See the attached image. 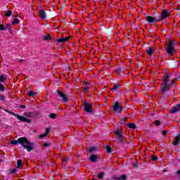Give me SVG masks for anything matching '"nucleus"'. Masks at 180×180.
Instances as JSON below:
<instances>
[{
    "instance_id": "21",
    "label": "nucleus",
    "mask_w": 180,
    "mask_h": 180,
    "mask_svg": "<svg viewBox=\"0 0 180 180\" xmlns=\"http://www.w3.org/2000/svg\"><path fill=\"white\" fill-rule=\"evenodd\" d=\"M120 88H122L121 85L115 84L114 86L112 88V91H116L117 89H120Z\"/></svg>"
},
{
    "instance_id": "32",
    "label": "nucleus",
    "mask_w": 180,
    "mask_h": 180,
    "mask_svg": "<svg viewBox=\"0 0 180 180\" xmlns=\"http://www.w3.org/2000/svg\"><path fill=\"white\" fill-rule=\"evenodd\" d=\"M50 35L48 34V35H45L43 37V40H45V41H49V39H50Z\"/></svg>"
},
{
    "instance_id": "9",
    "label": "nucleus",
    "mask_w": 180,
    "mask_h": 180,
    "mask_svg": "<svg viewBox=\"0 0 180 180\" xmlns=\"http://www.w3.org/2000/svg\"><path fill=\"white\" fill-rule=\"evenodd\" d=\"M168 17H169V12L167 10H162V14L159 15V19H167Z\"/></svg>"
},
{
    "instance_id": "48",
    "label": "nucleus",
    "mask_w": 180,
    "mask_h": 180,
    "mask_svg": "<svg viewBox=\"0 0 180 180\" xmlns=\"http://www.w3.org/2000/svg\"><path fill=\"white\" fill-rule=\"evenodd\" d=\"M172 85H174V82L172 81L168 84V86H172Z\"/></svg>"
},
{
    "instance_id": "2",
    "label": "nucleus",
    "mask_w": 180,
    "mask_h": 180,
    "mask_svg": "<svg viewBox=\"0 0 180 180\" xmlns=\"http://www.w3.org/2000/svg\"><path fill=\"white\" fill-rule=\"evenodd\" d=\"M7 113H9L10 115H12L13 116H15L18 120H20V122H24L25 123H28V124H30L32 123V120L26 118L25 116L19 115L18 114H15L13 112H11L8 110H5Z\"/></svg>"
},
{
    "instance_id": "46",
    "label": "nucleus",
    "mask_w": 180,
    "mask_h": 180,
    "mask_svg": "<svg viewBox=\"0 0 180 180\" xmlns=\"http://www.w3.org/2000/svg\"><path fill=\"white\" fill-rule=\"evenodd\" d=\"M113 179H115V180H122L120 177H117V176H114Z\"/></svg>"
},
{
    "instance_id": "36",
    "label": "nucleus",
    "mask_w": 180,
    "mask_h": 180,
    "mask_svg": "<svg viewBox=\"0 0 180 180\" xmlns=\"http://www.w3.org/2000/svg\"><path fill=\"white\" fill-rule=\"evenodd\" d=\"M175 44V41L174 39L170 40V43L167 46H174Z\"/></svg>"
},
{
    "instance_id": "27",
    "label": "nucleus",
    "mask_w": 180,
    "mask_h": 180,
    "mask_svg": "<svg viewBox=\"0 0 180 180\" xmlns=\"http://www.w3.org/2000/svg\"><path fill=\"white\" fill-rule=\"evenodd\" d=\"M49 117H50L51 119H56V117H57V114H56V113H51V114L49 115Z\"/></svg>"
},
{
    "instance_id": "52",
    "label": "nucleus",
    "mask_w": 180,
    "mask_h": 180,
    "mask_svg": "<svg viewBox=\"0 0 180 180\" xmlns=\"http://www.w3.org/2000/svg\"><path fill=\"white\" fill-rule=\"evenodd\" d=\"M162 134L163 136H165V135L167 134V131H163L162 132Z\"/></svg>"
},
{
    "instance_id": "47",
    "label": "nucleus",
    "mask_w": 180,
    "mask_h": 180,
    "mask_svg": "<svg viewBox=\"0 0 180 180\" xmlns=\"http://www.w3.org/2000/svg\"><path fill=\"white\" fill-rule=\"evenodd\" d=\"M15 172H16V169H13L11 171V174H15Z\"/></svg>"
},
{
    "instance_id": "4",
    "label": "nucleus",
    "mask_w": 180,
    "mask_h": 180,
    "mask_svg": "<svg viewBox=\"0 0 180 180\" xmlns=\"http://www.w3.org/2000/svg\"><path fill=\"white\" fill-rule=\"evenodd\" d=\"M83 106H84L85 112L88 113H92V104L91 103L83 102Z\"/></svg>"
},
{
    "instance_id": "11",
    "label": "nucleus",
    "mask_w": 180,
    "mask_h": 180,
    "mask_svg": "<svg viewBox=\"0 0 180 180\" xmlns=\"http://www.w3.org/2000/svg\"><path fill=\"white\" fill-rule=\"evenodd\" d=\"M171 79V76L168 73L164 74L163 84H168V82Z\"/></svg>"
},
{
    "instance_id": "13",
    "label": "nucleus",
    "mask_w": 180,
    "mask_h": 180,
    "mask_svg": "<svg viewBox=\"0 0 180 180\" xmlns=\"http://www.w3.org/2000/svg\"><path fill=\"white\" fill-rule=\"evenodd\" d=\"M49 133H50V128L46 129L45 134L39 135V139L47 137V136H49Z\"/></svg>"
},
{
    "instance_id": "54",
    "label": "nucleus",
    "mask_w": 180,
    "mask_h": 180,
    "mask_svg": "<svg viewBox=\"0 0 180 180\" xmlns=\"http://www.w3.org/2000/svg\"><path fill=\"white\" fill-rule=\"evenodd\" d=\"M119 131H122V127H121V128H120V130H119Z\"/></svg>"
},
{
    "instance_id": "17",
    "label": "nucleus",
    "mask_w": 180,
    "mask_h": 180,
    "mask_svg": "<svg viewBox=\"0 0 180 180\" xmlns=\"http://www.w3.org/2000/svg\"><path fill=\"white\" fill-rule=\"evenodd\" d=\"M68 40H70L69 37H65V38H60L59 39H58V41L59 43H64L65 41H68Z\"/></svg>"
},
{
    "instance_id": "22",
    "label": "nucleus",
    "mask_w": 180,
    "mask_h": 180,
    "mask_svg": "<svg viewBox=\"0 0 180 180\" xmlns=\"http://www.w3.org/2000/svg\"><path fill=\"white\" fill-rule=\"evenodd\" d=\"M127 126H128V127H129L130 129H137V127L136 126V124L133 123L127 124Z\"/></svg>"
},
{
    "instance_id": "44",
    "label": "nucleus",
    "mask_w": 180,
    "mask_h": 180,
    "mask_svg": "<svg viewBox=\"0 0 180 180\" xmlns=\"http://www.w3.org/2000/svg\"><path fill=\"white\" fill-rule=\"evenodd\" d=\"M44 147H50V143H45L44 144Z\"/></svg>"
},
{
    "instance_id": "28",
    "label": "nucleus",
    "mask_w": 180,
    "mask_h": 180,
    "mask_svg": "<svg viewBox=\"0 0 180 180\" xmlns=\"http://www.w3.org/2000/svg\"><path fill=\"white\" fill-rule=\"evenodd\" d=\"M115 134H116L117 136H123L122 131H115Z\"/></svg>"
},
{
    "instance_id": "38",
    "label": "nucleus",
    "mask_w": 180,
    "mask_h": 180,
    "mask_svg": "<svg viewBox=\"0 0 180 180\" xmlns=\"http://www.w3.org/2000/svg\"><path fill=\"white\" fill-rule=\"evenodd\" d=\"M15 23H16V24L19 23V19L15 18V19L14 20V21L12 22V25H15Z\"/></svg>"
},
{
    "instance_id": "19",
    "label": "nucleus",
    "mask_w": 180,
    "mask_h": 180,
    "mask_svg": "<svg viewBox=\"0 0 180 180\" xmlns=\"http://www.w3.org/2000/svg\"><path fill=\"white\" fill-rule=\"evenodd\" d=\"M180 142V139L179 138V136H176L174 141L173 142V146H178V144H179Z\"/></svg>"
},
{
    "instance_id": "42",
    "label": "nucleus",
    "mask_w": 180,
    "mask_h": 180,
    "mask_svg": "<svg viewBox=\"0 0 180 180\" xmlns=\"http://www.w3.org/2000/svg\"><path fill=\"white\" fill-rule=\"evenodd\" d=\"M152 160H153V161H158V158H157V156H152Z\"/></svg>"
},
{
    "instance_id": "20",
    "label": "nucleus",
    "mask_w": 180,
    "mask_h": 180,
    "mask_svg": "<svg viewBox=\"0 0 180 180\" xmlns=\"http://www.w3.org/2000/svg\"><path fill=\"white\" fill-rule=\"evenodd\" d=\"M97 150H98V148L96 146H93L87 149L89 153H94V151H96Z\"/></svg>"
},
{
    "instance_id": "24",
    "label": "nucleus",
    "mask_w": 180,
    "mask_h": 180,
    "mask_svg": "<svg viewBox=\"0 0 180 180\" xmlns=\"http://www.w3.org/2000/svg\"><path fill=\"white\" fill-rule=\"evenodd\" d=\"M105 150H106L107 152H108L109 153H112V148H110V146H104Z\"/></svg>"
},
{
    "instance_id": "23",
    "label": "nucleus",
    "mask_w": 180,
    "mask_h": 180,
    "mask_svg": "<svg viewBox=\"0 0 180 180\" xmlns=\"http://www.w3.org/2000/svg\"><path fill=\"white\" fill-rule=\"evenodd\" d=\"M17 168H18L19 169H22V160H18L17 161Z\"/></svg>"
},
{
    "instance_id": "14",
    "label": "nucleus",
    "mask_w": 180,
    "mask_h": 180,
    "mask_svg": "<svg viewBox=\"0 0 180 180\" xmlns=\"http://www.w3.org/2000/svg\"><path fill=\"white\" fill-rule=\"evenodd\" d=\"M39 13L41 19H46V12H44V10L40 9Z\"/></svg>"
},
{
    "instance_id": "45",
    "label": "nucleus",
    "mask_w": 180,
    "mask_h": 180,
    "mask_svg": "<svg viewBox=\"0 0 180 180\" xmlns=\"http://www.w3.org/2000/svg\"><path fill=\"white\" fill-rule=\"evenodd\" d=\"M133 167H134L135 168H139V165H137V163H133Z\"/></svg>"
},
{
    "instance_id": "55",
    "label": "nucleus",
    "mask_w": 180,
    "mask_h": 180,
    "mask_svg": "<svg viewBox=\"0 0 180 180\" xmlns=\"http://www.w3.org/2000/svg\"><path fill=\"white\" fill-rule=\"evenodd\" d=\"M22 61H23V59H20V62H22Z\"/></svg>"
},
{
    "instance_id": "25",
    "label": "nucleus",
    "mask_w": 180,
    "mask_h": 180,
    "mask_svg": "<svg viewBox=\"0 0 180 180\" xmlns=\"http://www.w3.org/2000/svg\"><path fill=\"white\" fill-rule=\"evenodd\" d=\"M103 176H105V172H100L98 175L99 179H103Z\"/></svg>"
},
{
    "instance_id": "18",
    "label": "nucleus",
    "mask_w": 180,
    "mask_h": 180,
    "mask_svg": "<svg viewBox=\"0 0 180 180\" xmlns=\"http://www.w3.org/2000/svg\"><path fill=\"white\" fill-rule=\"evenodd\" d=\"M5 29L6 30H8L9 33H12V25L11 24H6Z\"/></svg>"
},
{
    "instance_id": "34",
    "label": "nucleus",
    "mask_w": 180,
    "mask_h": 180,
    "mask_svg": "<svg viewBox=\"0 0 180 180\" xmlns=\"http://www.w3.org/2000/svg\"><path fill=\"white\" fill-rule=\"evenodd\" d=\"M120 123H122V124H124L126 120H127V117H125V118H120Z\"/></svg>"
},
{
    "instance_id": "16",
    "label": "nucleus",
    "mask_w": 180,
    "mask_h": 180,
    "mask_svg": "<svg viewBox=\"0 0 180 180\" xmlns=\"http://www.w3.org/2000/svg\"><path fill=\"white\" fill-rule=\"evenodd\" d=\"M122 137H123V136H116V139L117 141H119V143H122V144H126V140L122 139Z\"/></svg>"
},
{
    "instance_id": "37",
    "label": "nucleus",
    "mask_w": 180,
    "mask_h": 180,
    "mask_svg": "<svg viewBox=\"0 0 180 180\" xmlns=\"http://www.w3.org/2000/svg\"><path fill=\"white\" fill-rule=\"evenodd\" d=\"M12 15V11H7L6 16H11Z\"/></svg>"
},
{
    "instance_id": "26",
    "label": "nucleus",
    "mask_w": 180,
    "mask_h": 180,
    "mask_svg": "<svg viewBox=\"0 0 180 180\" xmlns=\"http://www.w3.org/2000/svg\"><path fill=\"white\" fill-rule=\"evenodd\" d=\"M5 79H6V75H2L0 76V82H5Z\"/></svg>"
},
{
    "instance_id": "50",
    "label": "nucleus",
    "mask_w": 180,
    "mask_h": 180,
    "mask_svg": "<svg viewBox=\"0 0 180 180\" xmlns=\"http://www.w3.org/2000/svg\"><path fill=\"white\" fill-rule=\"evenodd\" d=\"M83 85H86V86H89V84H88V82H84L83 83Z\"/></svg>"
},
{
    "instance_id": "41",
    "label": "nucleus",
    "mask_w": 180,
    "mask_h": 180,
    "mask_svg": "<svg viewBox=\"0 0 180 180\" xmlns=\"http://www.w3.org/2000/svg\"><path fill=\"white\" fill-rule=\"evenodd\" d=\"M84 92H88V91H89V86H86L84 89Z\"/></svg>"
},
{
    "instance_id": "40",
    "label": "nucleus",
    "mask_w": 180,
    "mask_h": 180,
    "mask_svg": "<svg viewBox=\"0 0 180 180\" xmlns=\"http://www.w3.org/2000/svg\"><path fill=\"white\" fill-rule=\"evenodd\" d=\"M0 30H6L5 25H0Z\"/></svg>"
},
{
    "instance_id": "7",
    "label": "nucleus",
    "mask_w": 180,
    "mask_h": 180,
    "mask_svg": "<svg viewBox=\"0 0 180 180\" xmlns=\"http://www.w3.org/2000/svg\"><path fill=\"white\" fill-rule=\"evenodd\" d=\"M166 51L168 53L169 56H172V54H174V51H175V46L167 45L166 47Z\"/></svg>"
},
{
    "instance_id": "5",
    "label": "nucleus",
    "mask_w": 180,
    "mask_h": 180,
    "mask_svg": "<svg viewBox=\"0 0 180 180\" xmlns=\"http://www.w3.org/2000/svg\"><path fill=\"white\" fill-rule=\"evenodd\" d=\"M161 92L163 94V96H165V92L169 91V86H168V84L162 83L161 87Z\"/></svg>"
},
{
    "instance_id": "6",
    "label": "nucleus",
    "mask_w": 180,
    "mask_h": 180,
    "mask_svg": "<svg viewBox=\"0 0 180 180\" xmlns=\"http://www.w3.org/2000/svg\"><path fill=\"white\" fill-rule=\"evenodd\" d=\"M146 19L148 23H154V22H160V20H161V18H157L151 15L146 16Z\"/></svg>"
},
{
    "instance_id": "30",
    "label": "nucleus",
    "mask_w": 180,
    "mask_h": 180,
    "mask_svg": "<svg viewBox=\"0 0 180 180\" xmlns=\"http://www.w3.org/2000/svg\"><path fill=\"white\" fill-rule=\"evenodd\" d=\"M34 95H37V92L30 91L28 93L29 96H34Z\"/></svg>"
},
{
    "instance_id": "29",
    "label": "nucleus",
    "mask_w": 180,
    "mask_h": 180,
    "mask_svg": "<svg viewBox=\"0 0 180 180\" xmlns=\"http://www.w3.org/2000/svg\"><path fill=\"white\" fill-rule=\"evenodd\" d=\"M25 116L27 117H33V114L32 112H25Z\"/></svg>"
},
{
    "instance_id": "10",
    "label": "nucleus",
    "mask_w": 180,
    "mask_h": 180,
    "mask_svg": "<svg viewBox=\"0 0 180 180\" xmlns=\"http://www.w3.org/2000/svg\"><path fill=\"white\" fill-rule=\"evenodd\" d=\"M180 110V104H177L169 110L170 113H177Z\"/></svg>"
},
{
    "instance_id": "39",
    "label": "nucleus",
    "mask_w": 180,
    "mask_h": 180,
    "mask_svg": "<svg viewBox=\"0 0 180 180\" xmlns=\"http://www.w3.org/2000/svg\"><path fill=\"white\" fill-rule=\"evenodd\" d=\"M155 124H156V126H160L161 124V122H160V120H156L155 121Z\"/></svg>"
},
{
    "instance_id": "31",
    "label": "nucleus",
    "mask_w": 180,
    "mask_h": 180,
    "mask_svg": "<svg viewBox=\"0 0 180 180\" xmlns=\"http://www.w3.org/2000/svg\"><path fill=\"white\" fill-rule=\"evenodd\" d=\"M116 72H117V74H122V72H123V69H122V68H119L116 70Z\"/></svg>"
},
{
    "instance_id": "33",
    "label": "nucleus",
    "mask_w": 180,
    "mask_h": 180,
    "mask_svg": "<svg viewBox=\"0 0 180 180\" xmlns=\"http://www.w3.org/2000/svg\"><path fill=\"white\" fill-rule=\"evenodd\" d=\"M0 91L1 92H4L5 91V86H4V84L0 83Z\"/></svg>"
},
{
    "instance_id": "49",
    "label": "nucleus",
    "mask_w": 180,
    "mask_h": 180,
    "mask_svg": "<svg viewBox=\"0 0 180 180\" xmlns=\"http://www.w3.org/2000/svg\"><path fill=\"white\" fill-rule=\"evenodd\" d=\"M63 161H65V162L67 163V162H68V159L64 158L63 159Z\"/></svg>"
},
{
    "instance_id": "3",
    "label": "nucleus",
    "mask_w": 180,
    "mask_h": 180,
    "mask_svg": "<svg viewBox=\"0 0 180 180\" xmlns=\"http://www.w3.org/2000/svg\"><path fill=\"white\" fill-rule=\"evenodd\" d=\"M114 110V112H118V113H122V110H123V107L119 102H115L113 105H112Z\"/></svg>"
},
{
    "instance_id": "51",
    "label": "nucleus",
    "mask_w": 180,
    "mask_h": 180,
    "mask_svg": "<svg viewBox=\"0 0 180 180\" xmlns=\"http://www.w3.org/2000/svg\"><path fill=\"white\" fill-rule=\"evenodd\" d=\"M20 108H21V109H26V105H20Z\"/></svg>"
},
{
    "instance_id": "15",
    "label": "nucleus",
    "mask_w": 180,
    "mask_h": 180,
    "mask_svg": "<svg viewBox=\"0 0 180 180\" xmlns=\"http://www.w3.org/2000/svg\"><path fill=\"white\" fill-rule=\"evenodd\" d=\"M146 53H148V56H153V53H154V48L150 46L149 49L146 50Z\"/></svg>"
},
{
    "instance_id": "35",
    "label": "nucleus",
    "mask_w": 180,
    "mask_h": 180,
    "mask_svg": "<svg viewBox=\"0 0 180 180\" xmlns=\"http://www.w3.org/2000/svg\"><path fill=\"white\" fill-rule=\"evenodd\" d=\"M120 178H121V180H126L127 179V176L126 174H122Z\"/></svg>"
},
{
    "instance_id": "8",
    "label": "nucleus",
    "mask_w": 180,
    "mask_h": 180,
    "mask_svg": "<svg viewBox=\"0 0 180 180\" xmlns=\"http://www.w3.org/2000/svg\"><path fill=\"white\" fill-rule=\"evenodd\" d=\"M57 93L58 94L60 98H61V99L63 101V102H65V103L68 102V97H67V95H65V94L63 93V91L60 90H58Z\"/></svg>"
},
{
    "instance_id": "12",
    "label": "nucleus",
    "mask_w": 180,
    "mask_h": 180,
    "mask_svg": "<svg viewBox=\"0 0 180 180\" xmlns=\"http://www.w3.org/2000/svg\"><path fill=\"white\" fill-rule=\"evenodd\" d=\"M99 160V158L96 155H91L90 156V161L91 162H96Z\"/></svg>"
},
{
    "instance_id": "1",
    "label": "nucleus",
    "mask_w": 180,
    "mask_h": 180,
    "mask_svg": "<svg viewBox=\"0 0 180 180\" xmlns=\"http://www.w3.org/2000/svg\"><path fill=\"white\" fill-rule=\"evenodd\" d=\"M11 144H13L14 146H16V144H21V146L26 148L27 151H33V147L30 146H33V143L27 141V139H26V137H21L19 138L18 140L11 141Z\"/></svg>"
},
{
    "instance_id": "43",
    "label": "nucleus",
    "mask_w": 180,
    "mask_h": 180,
    "mask_svg": "<svg viewBox=\"0 0 180 180\" xmlns=\"http://www.w3.org/2000/svg\"><path fill=\"white\" fill-rule=\"evenodd\" d=\"M0 101H5V96L0 95Z\"/></svg>"
},
{
    "instance_id": "53",
    "label": "nucleus",
    "mask_w": 180,
    "mask_h": 180,
    "mask_svg": "<svg viewBox=\"0 0 180 180\" xmlns=\"http://www.w3.org/2000/svg\"><path fill=\"white\" fill-rule=\"evenodd\" d=\"M176 174H177L178 175H180V170L177 171V172H176Z\"/></svg>"
}]
</instances>
